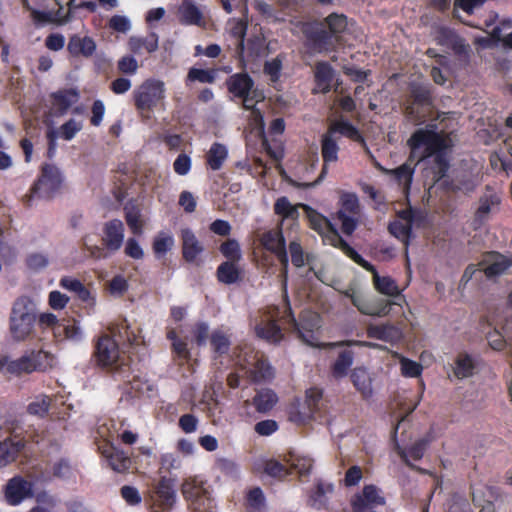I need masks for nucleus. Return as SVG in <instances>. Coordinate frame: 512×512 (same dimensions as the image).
I'll use <instances>...</instances> for the list:
<instances>
[{
    "instance_id": "bb28decb",
    "label": "nucleus",
    "mask_w": 512,
    "mask_h": 512,
    "mask_svg": "<svg viewBox=\"0 0 512 512\" xmlns=\"http://www.w3.org/2000/svg\"><path fill=\"white\" fill-rule=\"evenodd\" d=\"M177 17L180 23L184 25L201 26L203 13L193 0H183L177 11Z\"/></svg>"
},
{
    "instance_id": "a211bd4d",
    "label": "nucleus",
    "mask_w": 512,
    "mask_h": 512,
    "mask_svg": "<svg viewBox=\"0 0 512 512\" xmlns=\"http://www.w3.org/2000/svg\"><path fill=\"white\" fill-rule=\"evenodd\" d=\"M322 406V392L317 388L309 389L306 392L305 406L302 410L292 412L290 420L297 424H305L311 420Z\"/></svg>"
},
{
    "instance_id": "8fccbe9b",
    "label": "nucleus",
    "mask_w": 512,
    "mask_h": 512,
    "mask_svg": "<svg viewBox=\"0 0 512 512\" xmlns=\"http://www.w3.org/2000/svg\"><path fill=\"white\" fill-rule=\"evenodd\" d=\"M474 370V363L472 358L467 354L458 355L455 361L454 375L458 379H464L472 376Z\"/></svg>"
},
{
    "instance_id": "e2e57ef3",
    "label": "nucleus",
    "mask_w": 512,
    "mask_h": 512,
    "mask_svg": "<svg viewBox=\"0 0 512 512\" xmlns=\"http://www.w3.org/2000/svg\"><path fill=\"white\" fill-rule=\"evenodd\" d=\"M48 264L49 259L43 253H31L26 258L27 267L34 272L45 269Z\"/></svg>"
},
{
    "instance_id": "a19ab883",
    "label": "nucleus",
    "mask_w": 512,
    "mask_h": 512,
    "mask_svg": "<svg viewBox=\"0 0 512 512\" xmlns=\"http://www.w3.org/2000/svg\"><path fill=\"white\" fill-rule=\"evenodd\" d=\"M242 99V105L246 110H251L253 119L255 122H261L263 119L261 111L255 107L256 103L264 100L265 96L263 92L259 89L255 91H250L245 96L239 97Z\"/></svg>"
},
{
    "instance_id": "2f4dec72",
    "label": "nucleus",
    "mask_w": 512,
    "mask_h": 512,
    "mask_svg": "<svg viewBox=\"0 0 512 512\" xmlns=\"http://www.w3.org/2000/svg\"><path fill=\"white\" fill-rule=\"evenodd\" d=\"M129 49L136 54H140L143 51L152 53L158 49V37L155 33L142 38V37H131L128 42Z\"/></svg>"
},
{
    "instance_id": "9d476101",
    "label": "nucleus",
    "mask_w": 512,
    "mask_h": 512,
    "mask_svg": "<svg viewBox=\"0 0 512 512\" xmlns=\"http://www.w3.org/2000/svg\"><path fill=\"white\" fill-rule=\"evenodd\" d=\"M340 208L336 213L341 222V230L346 235H351L357 228L360 215L359 199L354 193H343L340 196Z\"/></svg>"
},
{
    "instance_id": "49530a36",
    "label": "nucleus",
    "mask_w": 512,
    "mask_h": 512,
    "mask_svg": "<svg viewBox=\"0 0 512 512\" xmlns=\"http://www.w3.org/2000/svg\"><path fill=\"white\" fill-rule=\"evenodd\" d=\"M352 364L353 353L348 350L340 352L332 367L333 376L336 378L345 376Z\"/></svg>"
},
{
    "instance_id": "6e6552de",
    "label": "nucleus",
    "mask_w": 512,
    "mask_h": 512,
    "mask_svg": "<svg viewBox=\"0 0 512 512\" xmlns=\"http://www.w3.org/2000/svg\"><path fill=\"white\" fill-rule=\"evenodd\" d=\"M432 107V97L428 87L413 85L410 99L405 107V115L415 124H421Z\"/></svg>"
},
{
    "instance_id": "1a4fd4ad",
    "label": "nucleus",
    "mask_w": 512,
    "mask_h": 512,
    "mask_svg": "<svg viewBox=\"0 0 512 512\" xmlns=\"http://www.w3.org/2000/svg\"><path fill=\"white\" fill-rule=\"evenodd\" d=\"M61 183L62 176L59 169L53 165H44L40 178L31 188V193L23 197L24 203L30 205L34 195L51 197L60 188Z\"/></svg>"
},
{
    "instance_id": "412c9836",
    "label": "nucleus",
    "mask_w": 512,
    "mask_h": 512,
    "mask_svg": "<svg viewBox=\"0 0 512 512\" xmlns=\"http://www.w3.org/2000/svg\"><path fill=\"white\" fill-rule=\"evenodd\" d=\"M510 264V260L504 255L491 252L484 256L478 266L487 278H493L504 273Z\"/></svg>"
},
{
    "instance_id": "c9c22d12",
    "label": "nucleus",
    "mask_w": 512,
    "mask_h": 512,
    "mask_svg": "<svg viewBox=\"0 0 512 512\" xmlns=\"http://www.w3.org/2000/svg\"><path fill=\"white\" fill-rule=\"evenodd\" d=\"M351 380L364 397H369L372 394V379L365 368H355L351 374Z\"/></svg>"
},
{
    "instance_id": "f03ea898",
    "label": "nucleus",
    "mask_w": 512,
    "mask_h": 512,
    "mask_svg": "<svg viewBox=\"0 0 512 512\" xmlns=\"http://www.w3.org/2000/svg\"><path fill=\"white\" fill-rule=\"evenodd\" d=\"M412 154L420 147L424 146V152L420 158L435 155V162L438 167V173L443 176L448 168V162L444 151L451 146V139L443 134L431 130L419 129L413 133L408 140Z\"/></svg>"
},
{
    "instance_id": "37998d69",
    "label": "nucleus",
    "mask_w": 512,
    "mask_h": 512,
    "mask_svg": "<svg viewBox=\"0 0 512 512\" xmlns=\"http://www.w3.org/2000/svg\"><path fill=\"white\" fill-rule=\"evenodd\" d=\"M285 462L288 465L289 474L295 472L300 477L308 475L313 465L311 458L294 455H290V458L286 459Z\"/></svg>"
},
{
    "instance_id": "774afa93",
    "label": "nucleus",
    "mask_w": 512,
    "mask_h": 512,
    "mask_svg": "<svg viewBox=\"0 0 512 512\" xmlns=\"http://www.w3.org/2000/svg\"><path fill=\"white\" fill-rule=\"evenodd\" d=\"M174 240L171 236L160 234L153 243V250L157 255L165 254L172 246Z\"/></svg>"
},
{
    "instance_id": "c85d7f7f",
    "label": "nucleus",
    "mask_w": 512,
    "mask_h": 512,
    "mask_svg": "<svg viewBox=\"0 0 512 512\" xmlns=\"http://www.w3.org/2000/svg\"><path fill=\"white\" fill-rule=\"evenodd\" d=\"M375 166L385 174L392 175L397 180L398 184L403 187V190L408 192L414 173V166H412L410 160L392 170L382 167L379 163H375Z\"/></svg>"
},
{
    "instance_id": "423d86ee",
    "label": "nucleus",
    "mask_w": 512,
    "mask_h": 512,
    "mask_svg": "<svg viewBox=\"0 0 512 512\" xmlns=\"http://www.w3.org/2000/svg\"><path fill=\"white\" fill-rule=\"evenodd\" d=\"M36 316L25 305L24 301H17L10 317V332L16 341H23L33 335Z\"/></svg>"
},
{
    "instance_id": "393cba45",
    "label": "nucleus",
    "mask_w": 512,
    "mask_h": 512,
    "mask_svg": "<svg viewBox=\"0 0 512 512\" xmlns=\"http://www.w3.org/2000/svg\"><path fill=\"white\" fill-rule=\"evenodd\" d=\"M109 330L114 339L118 338L117 342L121 341L129 346L138 345L139 343V329L133 328L126 318L122 319L119 323L111 324Z\"/></svg>"
},
{
    "instance_id": "e433bc0d",
    "label": "nucleus",
    "mask_w": 512,
    "mask_h": 512,
    "mask_svg": "<svg viewBox=\"0 0 512 512\" xmlns=\"http://www.w3.org/2000/svg\"><path fill=\"white\" fill-rule=\"evenodd\" d=\"M260 354L261 353L259 351H256L249 345H244L239 348V352L236 354V364L242 371H244L246 376L251 365L257 363Z\"/></svg>"
},
{
    "instance_id": "473e14b6",
    "label": "nucleus",
    "mask_w": 512,
    "mask_h": 512,
    "mask_svg": "<svg viewBox=\"0 0 512 512\" xmlns=\"http://www.w3.org/2000/svg\"><path fill=\"white\" fill-rule=\"evenodd\" d=\"M24 447L21 440H4L0 442V467H5L15 461L18 453Z\"/></svg>"
},
{
    "instance_id": "39448f33",
    "label": "nucleus",
    "mask_w": 512,
    "mask_h": 512,
    "mask_svg": "<svg viewBox=\"0 0 512 512\" xmlns=\"http://www.w3.org/2000/svg\"><path fill=\"white\" fill-rule=\"evenodd\" d=\"M95 356L98 364L105 368L123 373L128 370V356L120 351L117 340L109 335L98 339Z\"/></svg>"
},
{
    "instance_id": "4be33fe9",
    "label": "nucleus",
    "mask_w": 512,
    "mask_h": 512,
    "mask_svg": "<svg viewBox=\"0 0 512 512\" xmlns=\"http://www.w3.org/2000/svg\"><path fill=\"white\" fill-rule=\"evenodd\" d=\"M29 359L26 355L19 359H11L7 355H0V372L6 376L19 377L23 374H30L33 372L35 366H30Z\"/></svg>"
},
{
    "instance_id": "7ed1b4c3",
    "label": "nucleus",
    "mask_w": 512,
    "mask_h": 512,
    "mask_svg": "<svg viewBox=\"0 0 512 512\" xmlns=\"http://www.w3.org/2000/svg\"><path fill=\"white\" fill-rule=\"evenodd\" d=\"M301 208L305 211L311 229L316 231L330 243V245L339 248L353 261L362 260L359 255L339 234L333 224L322 214L306 204L300 203Z\"/></svg>"
},
{
    "instance_id": "dca6fc26",
    "label": "nucleus",
    "mask_w": 512,
    "mask_h": 512,
    "mask_svg": "<svg viewBox=\"0 0 512 512\" xmlns=\"http://www.w3.org/2000/svg\"><path fill=\"white\" fill-rule=\"evenodd\" d=\"M352 304L364 315L382 317L389 314L394 302L377 297L366 299L361 295H352Z\"/></svg>"
},
{
    "instance_id": "79ce46f5",
    "label": "nucleus",
    "mask_w": 512,
    "mask_h": 512,
    "mask_svg": "<svg viewBox=\"0 0 512 512\" xmlns=\"http://www.w3.org/2000/svg\"><path fill=\"white\" fill-rule=\"evenodd\" d=\"M125 219L127 225L135 235H141L143 230L144 221L142 219L141 211L136 205H127L125 207Z\"/></svg>"
},
{
    "instance_id": "c756f323",
    "label": "nucleus",
    "mask_w": 512,
    "mask_h": 512,
    "mask_svg": "<svg viewBox=\"0 0 512 512\" xmlns=\"http://www.w3.org/2000/svg\"><path fill=\"white\" fill-rule=\"evenodd\" d=\"M102 454L106 457L110 467L114 471L121 473L129 470L131 467L132 461L130 457L113 446H105L102 450Z\"/></svg>"
},
{
    "instance_id": "69168bd1",
    "label": "nucleus",
    "mask_w": 512,
    "mask_h": 512,
    "mask_svg": "<svg viewBox=\"0 0 512 512\" xmlns=\"http://www.w3.org/2000/svg\"><path fill=\"white\" fill-rule=\"evenodd\" d=\"M82 129V123L70 119L60 127V136L65 140H71Z\"/></svg>"
},
{
    "instance_id": "338daca9",
    "label": "nucleus",
    "mask_w": 512,
    "mask_h": 512,
    "mask_svg": "<svg viewBox=\"0 0 512 512\" xmlns=\"http://www.w3.org/2000/svg\"><path fill=\"white\" fill-rule=\"evenodd\" d=\"M265 498L260 488H254L247 495V505L250 509L258 511L264 507Z\"/></svg>"
},
{
    "instance_id": "680f3d73",
    "label": "nucleus",
    "mask_w": 512,
    "mask_h": 512,
    "mask_svg": "<svg viewBox=\"0 0 512 512\" xmlns=\"http://www.w3.org/2000/svg\"><path fill=\"white\" fill-rule=\"evenodd\" d=\"M60 285L65 289L76 292L83 300H85L89 295L88 290L77 279L71 277H63L60 281Z\"/></svg>"
},
{
    "instance_id": "4c0bfd02",
    "label": "nucleus",
    "mask_w": 512,
    "mask_h": 512,
    "mask_svg": "<svg viewBox=\"0 0 512 512\" xmlns=\"http://www.w3.org/2000/svg\"><path fill=\"white\" fill-rule=\"evenodd\" d=\"M367 335L382 341L391 342L400 336L399 330L390 324L370 325L367 328Z\"/></svg>"
},
{
    "instance_id": "09e8293b",
    "label": "nucleus",
    "mask_w": 512,
    "mask_h": 512,
    "mask_svg": "<svg viewBox=\"0 0 512 512\" xmlns=\"http://www.w3.org/2000/svg\"><path fill=\"white\" fill-rule=\"evenodd\" d=\"M227 158V149L224 145L214 143L207 154V163L213 170L221 168Z\"/></svg>"
},
{
    "instance_id": "4468645a",
    "label": "nucleus",
    "mask_w": 512,
    "mask_h": 512,
    "mask_svg": "<svg viewBox=\"0 0 512 512\" xmlns=\"http://www.w3.org/2000/svg\"><path fill=\"white\" fill-rule=\"evenodd\" d=\"M259 240L265 249L276 255L282 265V276L286 279L289 260L281 228L277 227L262 233Z\"/></svg>"
},
{
    "instance_id": "2eb2a0df",
    "label": "nucleus",
    "mask_w": 512,
    "mask_h": 512,
    "mask_svg": "<svg viewBox=\"0 0 512 512\" xmlns=\"http://www.w3.org/2000/svg\"><path fill=\"white\" fill-rule=\"evenodd\" d=\"M339 140H340V137H333L331 135V133L326 132L325 134H323L322 139H321V154L323 157L324 166H323V169L321 171L319 178L316 181H314L312 183H303V184L297 183L295 181H291V183L296 187H304V188L314 187L315 185H317L326 173L327 164L334 163L338 160V151H339L338 141Z\"/></svg>"
},
{
    "instance_id": "de8ad7c7",
    "label": "nucleus",
    "mask_w": 512,
    "mask_h": 512,
    "mask_svg": "<svg viewBox=\"0 0 512 512\" xmlns=\"http://www.w3.org/2000/svg\"><path fill=\"white\" fill-rule=\"evenodd\" d=\"M327 133H331L333 137H340V135L355 139L359 137L357 129L346 121H332L329 125Z\"/></svg>"
},
{
    "instance_id": "f257e3e1",
    "label": "nucleus",
    "mask_w": 512,
    "mask_h": 512,
    "mask_svg": "<svg viewBox=\"0 0 512 512\" xmlns=\"http://www.w3.org/2000/svg\"><path fill=\"white\" fill-rule=\"evenodd\" d=\"M347 27L344 15L331 14L323 22L303 23L301 31L309 41L313 51L317 53L331 50L337 40V35Z\"/></svg>"
},
{
    "instance_id": "6e6d98bb",
    "label": "nucleus",
    "mask_w": 512,
    "mask_h": 512,
    "mask_svg": "<svg viewBox=\"0 0 512 512\" xmlns=\"http://www.w3.org/2000/svg\"><path fill=\"white\" fill-rule=\"evenodd\" d=\"M497 204L498 198L494 195H491L490 198H482L475 214L476 220L479 221V223H483L487 219L492 208Z\"/></svg>"
},
{
    "instance_id": "3c124183",
    "label": "nucleus",
    "mask_w": 512,
    "mask_h": 512,
    "mask_svg": "<svg viewBox=\"0 0 512 512\" xmlns=\"http://www.w3.org/2000/svg\"><path fill=\"white\" fill-rule=\"evenodd\" d=\"M315 80L323 85V90H330L333 69L327 62H318L315 66Z\"/></svg>"
},
{
    "instance_id": "cd10ccee",
    "label": "nucleus",
    "mask_w": 512,
    "mask_h": 512,
    "mask_svg": "<svg viewBox=\"0 0 512 512\" xmlns=\"http://www.w3.org/2000/svg\"><path fill=\"white\" fill-rule=\"evenodd\" d=\"M52 98V111L55 115H63L78 101L79 93L75 89H66L54 93Z\"/></svg>"
},
{
    "instance_id": "c03bdc74",
    "label": "nucleus",
    "mask_w": 512,
    "mask_h": 512,
    "mask_svg": "<svg viewBox=\"0 0 512 512\" xmlns=\"http://www.w3.org/2000/svg\"><path fill=\"white\" fill-rule=\"evenodd\" d=\"M229 24L231 25V35L236 39L237 52L241 54L244 50V37L248 27V20L246 17L233 19Z\"/></svg>"
},
{
    "instance_id": "0e129e2a",
    "label": "nucleus",
    "mask_w": 512,
    "mask_h": 512,
    "mask_svg": "<svg viewBox=\"0 0 512 512\" xmlns=\"http://www.w3.org/2000/svg\"><path fill=\"white\" fill-rule=\"evenodd\" d=\"M190 81H199L201 83H213L215 80V74L213 71L191 68L187 75Z\"/></svg>"
},
{
    "instance_id": "f3484780",
    "label": "nucleus",
    "mask_w": 512,
    "mask_h": 512,
    "mask_svg": "<svg viewBox=\"0 0 512 512\" xmlns=\"http://www.w3.org/2000/svg\"><path fill=\"white\" fill-rule=\"evenodd\" d=\"M280 309L272 308L268 315L256 326V333L259 337L271 343H278L283 338L281 328L277 325V319L280 317Z\"/></svg>"
},
{
    "instance_id": "b1692460",
    "label": "nucleus",
    "mask_w": 512,
    "mask_h": 512,
    "mask_svg": "<svg viewBox=\"0 0 512 512\" xmlns=\"http://www.w3.org/2000/svg\"><path fill=\"white\" fill-rule=\"evenodd\" d=\"M365 270L373 274V284L375 288L382 294L387 296H397L399 289L390 277H380L372 264L362 258V260L354 261Z\"/></svg>"
},
{
    "instance_id": "a18cd8bd",
    "label": "nucleus",
    "mask_w": 512,
    "mask_h": 512,
    "mask_svg": "<svg viewBox=\"0 0 512 512\" xmlns=\"http://www.w3.org/2000/svg\"><path fill=\"white\" fill-rule=\"evenodd\" d=\"M237 262H223L217 269L218 280L225 284L235 283L240 276Z\"/></svg>"
},
{
    "instance_id": "864d4df0",
    "label": "nucleus",
    "mask_w": 512,
    "mask_h": 512,
    "mask_svg": "<svg viewBox=\"0 0 512 512\" xmlns=\"http://www.w3.org/2000/svg\"><path fill=\"white\" fill-rule=\"evenodd\" d=\"M26 357L29 359L30 366H35L33 371H44L51 366L50 361L52 356L48 352L42 350L32 351L30 354L26 355Z\"/></svg>"
},
{
    "instance_id": "5701e85b",
    "label": "nucleus",
    "mask_w": 512,
    "mask_h": 512,
    "mask_svg": "<svg viewBox=\"0 0 512 512\" xmlns=\"http://www.w3.org/2000/svg\"><path fill=\"white\" fill-rule=\"evenodd\" d=\"M181 240L183 258L187 262H195L197 257L204 250L203 244L198 240L195 233L189 228H184L181 230Z\"/></svg>"
},
{
    "instance_id": "4d7b16f0",
    "label": "nucleus",
    "mask_w": 512,
    "mask_h": 512,
    "mask_svg": "<svg viewBox=\"0 0 512 512\" xmlns=\"http://www.w3.org/2000/svg\"><path fill=\"white\" fill-rule=\"evenodd\" d=\"M51 399L46 395L37 397L28 405V412L32 415L43 417L49 410Z\"/></svg>"
},
{
    "instance_id": "bf43d9fd",
    "label": "nucleus",
    "mask_w": 512,
    "mask_h": 512,
    "mask_svg": "<svg viewBox=\"0 0 512 512\" xmlns=\"http://www.w3.org/2000/svg\"><path fill=\"white\" fill-rule=\"evenodd\" d=\"M220 250L230 262H238L241 259L240 246L234 239H229L224 242Z\"/></svg>"
},
{
    "instance_id": "f8f14e48",
    "label": "nucleus",
    "mask_w": 512,
    "mask_h": 512,
    "mask_svg": "<svg viewBox=\"0 0 512 512\" xmlns=\"http://www.w3.org/2000/svg\"><path fill=\"white\" fill-rule=\"evenodd\" d=\"M184 497L191 502L195 512H207L211 507L209 491L205 488L204 482L197 477L188 478L182 484Z\"/></svg>"
},
{
    "instance_id": "aec40b11",
    "label": "nucleus",
    "mask_w": 512,
    "mask_h": 512,
    "mask_svg": "<svg viewBox=\"0 0 512 512\" xmlns=\"http://www.w3.org/2000/svg\"><path fill=\"white\" fill-rule=\"evenodd\" d=\"M384 504L385 498L374 485L364 486L362 493L355 495L352 500L353 512H365L368 508Z\"/></svg>"
},
{
    "instance_id": "603ef678",
    "label": "nucleus",
    "mask_w": 512,
    "mask_h": 512,
    "mask_svg": "<svg viewBox=\"0 0 512 512\" xmlns=\"http://www.w3.org/2000/svg\"><path fill=\"white\" fill-rule=\"evenodd\" d=\"M298 208H301L300 204L292 205L286 197L277 199L274 204L275 213L283 218L296 219L299 215Z\"/></svg>"
},
{
    "instance_id": "58836bf2",
    "label": "nucleus",
    "mask_w": 512,
    "mask_h": 512,
    "mask_svg": "<svg viewBox=\"0 0 512 512\" xmlns=\"http://www.w3.org/2000/svg\"><path fill=\"white\" fill-rule=\"evenodd\" d=\"M277 402L276 394L270 389L259 390L253 398V405L260 413L271 410Z\"/></svg>"
},
{
    "instance_id": "0eeeda50",
    "label": "nucleus",
    "mask_w": 512,
    "mask_h": 512,
    "mask_svg": "<svg viewBox=\"0 0 512 512\" xmlns=\"http://www.w3.org/2000/svg\"><path fill=\"white\" fill-rule=\"evenodd\" d=\"M164 97L165 84L161 80L148 79L134 91L135 106L141 112H150Z\"/></svg>"
},
{
    "instance_id": "052dcab7",
    "label": "nucleus",
    "mask_w": 512,
    "mask_h": 512,
    "mask_svg": "<svg viewBox=\"0 0 512 512\" xmlns=\"http://www.w3.org/2000/svg\"><path fill=\"white\" fill-rule=\"evenodd\" d=\"M264 471L266 474L276 478H283L289 474L287 463L282 464L277 460L266 461Z\"/></svg>"
},
{
    "instance_id": "f704fd0d",
    "label": "nucleus",
    "mask_w": 512,
    "mask_h": 512,
    "mask_svg": "<svg viewBox=\"0 0 512 512\" xmlns=\"http://www.w3.org/2000/svg\"><path fill=\"white\" fill-rule=\"evenodd\" d=\"M490 35L496 44H500L506 49L512 48V22L510 20L502 21L493 27Z\"/></svg>"
},
{
    "instance_id": "9b49d317",
    "label": "nucleus",
    "mask_w": 512,
    "mask_h": 512,
    "mask_svg": "<svg viewBox=\"0 0 512 512\" xmlns=\"http://www.w3.org/2000/svg\"><path fill=\"white\" fill-rule=\"evenodd\" d=\"M281 318H287V322L293 327L298 338L307 345H314V331L319 328V316L316 313H305L301 316L300 322L293 317L291 308L285 304Z\"/></svg>"
},
{
    "instance_id": "6ab92c4d",
    "label": "nucleus",
    "mask_w": 512,
    "mask_h": 512,
    "mask_svg": "<svg viewBox=\"0 0 512 512\" xmlns=\"http://www.w3.org/2000/svg\"><path fill=\"white\" fill-rule=\"evenodd\" d=\"M33 496L32 483L20 476L11 478L5 487V498L10 505H18Z\"/></svg>"
},
{
    "instance_id": "a878e982",
    "label": "nucleus",
    "mask_w": 512,
    "mask_h": 512,
    "mask_svg": "<svg viewBox=\"0 0 512 512\" xmlns=\"http://www.w3.org/2000/svg\"><path fill=\"white\" fill-rule=\"evenodd\" d=\"M226 85L228 91L238 98L258 89L254 87V81L247 73L231 75L227 79Z\"/></svg>"
},
{
    "instance_id": "5fc2aeb1",
    "label": "nucleus",
    "mask_w": 512,
    "mask_h": 512,
    "mask_svg": "<svg viewBox=\"0 0 512 512\" xmlns=\"http://www.w3.org/2000/svg\"><path fill=\"white\" fill-rule=\"evenodd\" d=\"M211 345L216 353L224 354L229 350L230 339L221 330H216L211 335Z\"/></svg>"
},
{
    "instance_id": "7c9ffc66",
    "label": "nucleus",
    "mask_w": 512,
    "mask_h": 512,
    "mask_svg": "<svg viewBox=\"0 0 512 512\" xmlns=\"http://www.w3.org/2000/svg\"><path fill=\"white\" fill-rule=\"evenodd\" d=\"M67 48L73 56L90 57L96 50V44L90 37L74 35L70 38Z\"/></svg>"
},
{
    "instance_id": "ddd939ff",
    "label": "nucleus",
    "mask_w": 512,
    "mask_h": 512,
    "mask_svg": "<svg viewBox=\"0 0 512 512\" xmlns=\"http://www.w3.org/2000/svg\"><path fill=\"white\" fill-rule=\"evenodd\" d=\"M150 500L155 512H158V509L161 512L171 509L176 500L174 481L165 476L161 477L150 491Z\"/></svg>"
},
{
    "instance_id": "20e7f679",
    "label": "nucleus",
    "mask_w": 512,
    "mask_h": 512,
    "mask_svg": "<svg viewBox=\"0 0 512 512\" xmlns=\"http://www.w3.org/2000/svg\"><path fill=\"white\" fill-rule=\"evenodd\" d=\"M124 240V224L118 219H113L104 224L102 242L104 247H100L92 242L90 236L83 238V246L90 257L95 259L107 258V251H118Z\"/></svg>"
},
{
    "instance_id": "72a5a7b5",
    "label": "nucleus",
    "mask_w": 512,
    "mask_h": 512,
    "mask_svg": "<svg viewBox=\"0 0 512 512\" xmlns=\"http://www.w3.org/2000/svg\"><path fill=\"white\" fill-rule=\"evenodd\" d=\"M429 444V440L426 438L419 439L416 441L410 448L409 452L407 453L404 449L397 447V453L402 458V460L412 469H416L419 471H422L420 468L415 467L409 462V457L412 458L415 461L420 460Z\"/></svg>"
},
{
    "instance_id": "13d9d810",
    "label": "nucleus",
    "mask_w": 512,
    "mask_h": 512,
    "mask_svg": "<svg viewBox=\"0 0 512 512\" xmlns=\"http://www.w3.org/2000/svg\"><path fill=\"white\" fill-rule=\"evenodd\" d=\"M411 228L412 226L409 222L399 220L392 222L388 227L389 232L403 242H407Z\"/></svg>"
},
{
    "instance_id": "ea45409f",
    "label": "nucleus",
    "mask_w": 512,
    "mask_h": 512,
    "mask_svg": "<svg viewBox=\"0 0 512 512\" xmlns=\"http://www.w3.org/2000/svg\"><path fill=\"white\" fill-rule=\"evenodd\" d=\"M272 376V369L267 363L265 356L261 353L257 363L251 365L247 377L253 382H260Z\"/></svg>"
}]
</instances>
